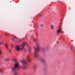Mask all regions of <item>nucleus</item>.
Wrapping results in <instances>:
<instances>
[{
  "label": "nucleus",
  "instance_id": "nucleus-18",
  "mask_svg": "<svg viewBox=\"0 0 75 75\" xmlns=\"http://www.w3.org/2000/svg\"><path fill=\"white\" fill-rule=\"evenodd\" d=\"M29 52L30 53V52H31V48H29Z\"/></svg>",
  "mask_w": 75,
  "mask_h": 75
},
{
  "label": "nucleus",
  "instance_id": "nucleus-25",
  "mask_svg": "<svg viewBox=\"0 0 75 75\" xmlns=\"http://www.w3.org/2000/svg\"><path fill=\"white\" fill-rule=\"evenodd\" d=\"M41 27H42V25H41Z\"/></svg>",
  "mask_w": 75,
  "mask_h": 75
},
{
  "label": "nucleus",
  "instance_id": "nucleus-21",
  "mask_svg": "<svg viewBox=\"0 0 75 75\" xmlns=\"http://www.w3.org/2000/svg\"><path fill=\"white\" fill-rule=\"evenodd\" d=\"M1 54V51L0 50V55Z\"/></svg>",
  "mask_w": 75,
  "mask_h": 75
},
{
  "label": "nucleus",
  "instance_id": "nucleus-28",
  "mask_svg": "<svg viewBox=\"0 0 75 75\" xmlns=\"http://www.w3.org/2000/svg\"><path fill=\"white\" fill-rule=\"evenodd\" d=\"M13 47V46H12V47Z\"/></svg>",
  "mask_w": 75,
  "mask_h": 75
},
{
  "label": "nucleus",
  "instance_id": "nucleus-12",
  "mask_svg": "<svg viewBox=\"0 0 75 75\" xmlns=\"http://www.w3.org/2000/svg\"><path fill=\"white\" fill-rule=\"evenodd\" d=\"M5 47L6 49H8V45H7V44H5Z\"/></svg>",
  "mask_w": 75,
  "mask_h": 75
},
{
  "label": "nucleus",
  "instance_id": "nucleus-24",
  "mask_svg": "<svg viewBox=\"0 0 75 75\" xmlns=\"http://www.w3.org/2000/svg\"><path fill=\"white\" fill-rule=\"evenodd\" d=\"M33 41H35V39H33Z\"/></svg>",
  "mask_w": 75,
  "mask_h": 75
},
{
  "label": "nucleus",
  "instance_id": "nucleus-8",
  "mask_svg": "<svg viewBox=\"0 0 75 75\" xmlns=\"http://www.w3.org/2000/svg\"><path fill=\"white\" fill-rule=\"evenodd\" d=\"M27 59L29 62L31 61V59L30 57V56H28L27 57Z\"/></svg>",
  "mask_w": 75,
  "mask_h": 75
},
{
  "label": "nucleus",
  "instance_id": "nucleus-17",
  "mask_svg": "<svg viewBox=\"0 0 75 75\" xmlns=\"http://www.w3.org/2000/svg\"><path fill=\"white\" fill-rule=\"evenodd\" d=\"M36 67H37V65L35 64L33 66V68L34 69H35L36 68Z\"/></svg>",
  "mask_w": 75,
  "mask_h": 75
},
{
  "label": "nucleus",
  "instance_id": "nucleus-6",
  "mask_svg": "<svg viewBox=\"0 0 75 75\" xmlns=\"http://www.w3.org/2000/svg\"><path fill=\"white\" fill-rule=\"evenodd\" d=\"M61 29H59V27H58V29L57 30V35H58L59 34V33L60 32H61Z\"/></svg>",
  "mask_w": 75,
  "mask_h": 75
},
{
  "label": "nucleus",
  "instance_id": "nucleus-27",
  "mask_svg": "<svg viewBox=\"0 0 75 75\" xmlns=\"http://www.w3.org/2000/svg\"><path fill=\"white\" fill-rule=\"evenodd\" d=\"M32 37H33V36H32Z\"/></svg>",
  "mask_w": 75,
  "mask_h": 75
},
{
  "label": "nucleus",
  "instance_id": "nucleus-15",
  "mask_svg": "<svg viewBox=\"0 0 75 75\" xmlns=\"http://www.w3.org/2000/svg\"><path fill=\"white\" fill-rule=\"evenodd\" d=\"M54 26L53 25H52L51 26V28L52 30H54Z\"/></svg>",
  "mask_w": 75,
  "mask_h": 75
},
{
  "label": "nucleus",
  "instance_id": "nucleus-2",
  "mask_svg": "<svg viewBox=\"0 0 75 75\" xmlns=\"http://www.w3.org/2000/svg\"><path fill=\"white\" fill-rule=\"evenodd\" d=\"M37 47L35 49L34 56L35 57H38V52L40 51V44L39 43H36Z\"/></svg>",
  "mask_w": 75,
  "mask_h": 75
},
{
  "label": "nucleus",
  "instance_id": "nucleus-3",
  "mask_svg": "<svg viewBox=\"0 0 75 75\" xmlns=\"http://www.w3.org/2000/svg\"><path fill=\"white\" fill-rule=\"evenodd\" d=\"M22 63L23 64V65L21 67V68L23 69H25L27 67V63L25 60H23L21 61Z\"/></svg>",
  "mask_w": 75,
  "mask_h": 75
},
{
  "label": "nucleus",
  "instance_id": "nucleus-7",
  "mask_svg": "<svg viewBox=\"0 0 75 75\" xmlns=\"http://www.w3.org/2000/svg\"><path fill=\"white\" fill-rule=\"evenodd\" d=\"M40 61H41V62H42L44 63V62H45V59H41Z\"/></svg>",
  "mask_w": 75,
  "mask_h": 75
},
{
  "label": "nucleus",
  "instance_id": "nucleus-10",
  "mask_svg": "<svg viewBox=\"0 0 75 75\" xmlns=\"http://www.w3.org/2000/svg\"><path fill=\"white\" fill-rule=\"evenodd\" d=\"M12 61H14V62H17V59H15V58H13L12 59Z\"/></svg>",
  "mask_w": 75,
  "mask_h": 75
},
{
  "label": "nucleus",
  "instance_id": "nucleus-23",
  "mask_svg": "<svg viewBox=\"0 0 75 75\" xmlns=\"http://www.w3.org/2000/svg\"><path fill=\"white\" fill-rule=\"evenodd\" d=\"M11 50H9V52H11Z\"/></svg>",
  "mask_w": 75,
  "mask_h": 75
},
{
  "label": "nucleus",
  "instance_id": "nucleus-1",
  "mask_svg": "<svg viewBox=\"0 0 75 75\" xmlns=\"http://www.w3.org/2000/svg\"><path fill=\"white\" fill-rule=\"evenodd\" d=\"M16 69L18 71H20L21 70V67L18 63H16L14 66L11 67L12 72H15Z\"/></svg>",
  "mask_w": 75,
  "mask_h": 75
},
{
  "label": "nucleus",
  "instance_id": "nucleus-4",
  "mask_svg": "<svg viewBox=\"0 0 75 75\" xmlns=\"http://www.w3.org/2000/svg\"><path fill=\"white\" fill-rule=\"evenodd\" d=\"M24 45H26V46H28V44L27 42L24 43L23 44L21 45V50H24Z\"/></svg>",
  "mask_w": 75,
  "mask_h": 75
},
{
  "label": "nucleus",
  "instance_id": "nucleus-22",
  "mask_svg": "<svg viewBox=\"0 0 75 75\" xmlns=\"http://www.w3.org/2000/svg\"><path fill=\"white\" fill-rule=\"evenodd\" d=\"M74 48V47L73 46H72V47H71V50H72V48Z\"/></svg>",
  "mask_w": 75,
  "mask_h": 75
},
{
  "label": "nucleus",
  "instance_id": "nucleus-13",
  "mask_svg": "<svg viewBox=\"0 0 75 75\" xmlns=\"http://www.w3.org/2000/svg\"><path fill=\"white\" fill-rule=\"evenodd\" d=\"M5 60L6 61H9V58H6L5 59Z\"/></svg>",
  "mask_w": 75,
  "mask_h": 75
},
{
  "label": "nucleus",
  "instance_id": "nucleus-20",
  "mask_svg": "<svg viewBox=\"0 0 75 75\" xmlns=\"http://www.w3.org/2000/svg\"><path fill=\"white\" fill-rule=\"evenodd\" d=\"M5 36H7V35H8V34H5Z\"/></svg>",
  "mask_w": 75,
  "mask_h": 75
},
{
  "label": "nucleus",
  "instance_id": "nucleus-16",
  "mask_svg": "<svg viewBox=\"0 0 75 75\" xmlns=\"http://www.w3.org/2000/svg\"><path fill=\"white\" fill-rule=\"evenodd\" d=\"M3 71V70L1 69H0V72H1V73H2Z\"/></svg>",
  "mask_w": 75,
  "mask_h": 75
},
{
  "label": "nucleus",
  "instance_id": "nucleus-11",
  "mask_svg": "<svg viewBox=\"0 0 75 75\" xmlns=\"http://www.w3.org/2000/svg\"><path fill=\"white\" fill-rule=\"evenodd\" d=\"M41 50L43 52H45V48L43 47L42 48Z\"/></svg>",
  "mask_w": 75,
  "mask_h": 75
},
{
  "label": "nucleus",
  "instance_id": "nucleus-9",
  "mask_svg": "<svg viewBox=\"0 0 75 75\" xmlns=\"http://www.w3.org/2000/svg\"><path fill=\"white\" fill-rule=\"evenodd\" d=\"M13 72H14V75H18V73H17V72L16 71V70H15V71Z\"/></svg>",
  "mask_w": 75,
  "mask_h": 75
},
{
  "label": "nucleus",
  "instance_id": "nucleus-26",
  "mask_svg": "<svg viewBox=\"0 0 75 75\" xmlns=\"http://www.w3.org/2000/svg\"><path fill=\"white\" fill-rule=\"evenodd\" d=\"M24 50H25V51H26V49H24Z\"/></svg>",
  "mask_w": 75,
  "mask_h": 75
},
{
  "label": "nucleus",
  "instance_id": "nucleus-19",
  "mask_svg": "<svg viewBox=\"0 0 75 75\" xmlns=\"http://www.w3.org/2000/svg\"><path fill=\"white\" fill-rule=\"evenodd\" d=\"M3 42V41H2V42H1L0 43V45H1V44H2V43Z\"/></svg>",
  "mask_w": 75,
  "mask_h": 75
},
{
  "label": "nucleus",
  "instance_id": "nucleus-5",
  "mask_svg": "<svg viewBox=\"0 0 75 75\" xmlns=\"http://www.w3.org/2000/svg\"><path fill=\"white\" fill-rule=\"evenodd\" d=\"M16 51H18L20 50V45H17L16 46Z\"/></svg>",
  "mask_w": 75,
  "mask_h": 75
},
{
  "label": "nucleus",
  "instance_id": "nucleus-14",
  "mask_svg": "<svg viewBox=\"0 0 75 75\" xmlns=\"http://www.w3.org/2000/svg\"><path fill=\"white\" fill-rule=\"evenodd\" d=\"M14 39H17V38L16 36H14V38H12V40L14 41Z\"/></svg>",
  "mask_w": 75,
  "mask_h": 75
}]
</instances>
